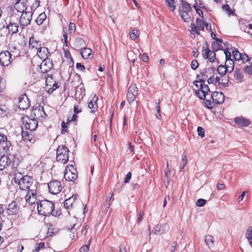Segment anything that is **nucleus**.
<instances>
[{"label":"nucleus","instance_id":"nucleus-17","mask_svg":"<svg viewBox=\"0 0 252 252\" xmlns=\"http://www.w3.org/2000/svg\"><path fill=\"white\" fill-rule=\"evenodd\" d=\"M79 202L77 195H72L64 200V206L66 209L71 210L77 207Z\"/></svg>","mask_w":252,"mask_h":252},{"label":"nucleus","instance_id":"nucleus-35","mask_svg":"<svg viewBox=\"0 0 252 252\" xmlns=\"http://www.w3.org/2000/svg\"><path fill=\"white\" fill-rule=\"evenodd\" d=\"M234 77L237 82H241L243 80V74L242 71L236 69L234 72Z\"/></svg>","mask_w":252,"mask_h":252},{"label":"nucleus","instance_id":"nucleus-56","mask_svg":"<svg viewBox=\"0 0 252 252\" xmlns=\"http://www.w3.org/2000/svg\"><path fill=\"white\" fill-rule=\"evenodd\" d=\"M63 51H64V57L68 59H70L71 61H73V58L71 55V54L69 52V51L68 49H65L64 48H63Z\"/></svg>","mask_w":252,"mask_h":252},{"label":"nucleus","instance_id":"nucleus-18","mask_svg":"<svg viewBox=\"0 0 252 252\" xmlns=\"http://www.w3.org/2000/svg\"><path fill=\"white\" fill-rule=\"evenodd\" d=\"M196 24L195 26L193 23H191V32L193 34H199L198 30L202 31L204 30L205 22L200 18H197L196 19Z\"/></svg>","mask_w":252,"mask_h":252},{"label":"nucleus","instance_id":"nucleus-30","mask_svg":"<svg viewBox=\"0 0 252 252\" xmlns=\"http://www.w3.org/2000/svg\"><path fill=\"white\" fill-rule=\"evenodd\" d=\"M80 54L84 59H91L93 57V51L90 48L84 47L81 49Z\"/></svg>","mask_w":252,"mask_h":252},{"label":"nucleus","instance_id":"nucleus-39","mask_svg":"<svg viewBox=\"0 0 252 252\" xmlns=\"http://www.w3.org/2000/svg\"><path fill=\"white\" fill-rule=\"evenodd\" d=\"M46 19V15L44 12L40 14L36 18L35 22L38 25H41Z\"/></svg>","mask_w":252,"mask_h":252},{"label":"nucleus","instance_id":"nucleus-64","mask_svg":"<svg viewBox=\"0 0 252 252\" xmlns=\"http://www.w3.org/2000/svg\"><path fill=\"white\" fill-rule=\"evenodd\" d=\"M193 7L195 9L196 13L199 15V16L200 17H203V11L199 8H197V6L195 5V4H194Z\"/></svg>","mask_w":252,"mask_h":252},{"label":"nucleus","instance_id":"nucleus-4","mask_svg":"<svg viewBox=\"0 0 252 252\" xmlns=\"http://www.w3.org/2000/svg\"><path fill=\"white\" fill-rule=\"evenodd\" d=\"M196 81H201L204 83L206 80L209 84L214 82V69L212 67L206 68L204 69L199 74L196 76Z\"/></svg>","mask_w":252,"mask_h":252},{"label":"nucleus","instance_id":"nucleus-47","mask_svg":"<svg viewBox=\"0 0 252 252\" xmlns=\"http://www.w3.org/2000/svg\"><path fill=\"white\" fill-rule=\"evenodd\" d=\"M166 5L170 8L171 11H173L175 9L174 0H165Z\"/></svg>","mask_w":252,"mask_h":252},{"label":"nucleus","instance_id":"nucleus-9","mask_svg":"<svg viewBox=\"0 0 252 252\" xmlns=\"http://www.w3.org/2000/svg\"><path fill=\"white\" fill-rule=\"evenodd\" d=\"M0 145L5 153H9L12 150L11 141L8 140L6 135L1 132H0Z\"/></svg>","mask_w":252,"mask_h":252},{"label":"nucleus","instance_id":"nucleus-16","mask_svg":"<svg viewBox=\"0 0 252 252\" xmlns=\"http://www.w3.org/2000/svg\"><path fill=\"white\" fill-rule=\"evenodd\" d=\"M45 78H46L45 90L48 93L51 94L59 87V85L51 76L47 77L46 75H45Z\"/></svg>","mask_w":252,"mask_h":252},{"label":"nucleus","instance_id":"nucleus-55","mask_svg":"<svg viewBox=\"0 0 252 252\" xmlns=\"http://www.w3.org/2000/svg\"><path fill=\"white\" fill-rule=\"evenodd\" d=\"M62 41H63V44H64V45L66 47H68V35H67V33L66 32H65L63 35V38L62 39Z\"/></svg>","mask_w":252,"mask_h":252},{"label":"nucleus","instance_id":"nucleus-15","mask_svg":"<svg viewBox=\"0 0 252 252\" xmlns=\"http://www.w3.org/2000/svg\"><path fill=\"white\" fill-rule=\"evenodd\" d=\"M12 62V55L8 51L0 53V63L3 66H8Z\"/></svg>","mask_w":252,"mask_h":252},{"label":"nucleus","instance_id":"nucleus-26","mask_svg":"<svg viewBox=\"0 0 252 252\" xmlns=\"http://www.w3.org/2000/svg\"><path fill=\"white\" fill-rule=\"evenodd\" d=\"M41 46V45L39 40L35 38L33 36L30 37L29 47L31 50L36 51Z\"/></svg>","mask_w":252,"mask_h":252},{"label":"nucleus","instance_id":"nucleus-59","mask_svg":"<svg viewBox=\"0 0 252 252\" xmlns=\"http://www.w3.org/2000/svg\"><path fill=\"white\" fill-rule=\"evenodd\" d=\"M244 71L248 74H252V66L246 65L244 68Z\"/></svg>","mask_w":252,"mask_h":252},{"label":"nucleus","instance_id":"nucleus-22","mask_svg":"<svg viewBox=\"0 0 252 252\" xmlns=\"http://www.w3.org/2000/svg\"><path fill=\"white\" fill-rule=\"evenodd\" d=\"M53 67L52 61L49 58L43 60L40 65V69L41 72L44 73L49 71Z\"/></svg>","mask_w":252,"mask_h":252},{"label":"nucleus","instance_id":"nucleus-49","mask_svg":"<svg viewBox=\"0 0 252 252\" xmlns=\"http://www.w3.org/2000/svg\"><path fill=\"white\" fill-rule=\"evenodd\" d=\"M82 111V108L80 106V103L75 104L73 107V112L77 114Z\"/></svg>","mask_w":252,"mask_h":252},{"label":"nucleus","instance_id":"nucleus-62","mask_svg":"<svg viewBox=\"0 0 252 252\" xmlns=\"http://www.w3.org/2000/svg\"><path fill=\"white\" fill-rule=\"evenodd\" d=\"M197 133L201 137H204V129L202 127L198 126L197 127Z\"/></svg>","mask_w":252,"mask_h":252},{"label":"nucleus","instance_id":"nucleus-24","mask_svg":"<svg viewBox=\"0 0 252 252\" xmlns=\"http://www.w3.org/2000/svg\"><path fill=\"white\" fill-rule=\"evenodd\" d=\"M28 0H17L14 5L15 9L19 12L26 11L27 9Z\"/></svg>","mask_w":252,"mask_h":252},{"label":"nucleus","instance_id":"nucleus-28","mask_svg":"<svg viewBox=\"0 0 252 252\" xmlns=\"http://www.w3.org/2000/svg\"><path fill=\"white\" fill-rule=\"evenodd\" d=\"M234 123L238 126L242 127H247L251 124V121L249 119L242 116L236 117L234 119Z\"/></svg>","mask_w":252,"mask_h":252},{"label":"nucleus","instance_id":"nucleus-43","mask_svg":"<svg viewBox=\"0 0 252 252\" xmlns=\"http://www.w3.org/2000/svg\"><path fill=\"white\" fill-rule=\"evenodd\" d=\"M217 71L221 76H224L226 72H228L226 66L223 65H220L218 67Z\"/></svg>","mask_w":252,"mask_h":252},{"label":"nucleus","instance_id":"nucleus-53","mask_svg":"<svg viewBox=\"0 0 252 252\" xmlns=\"http://www.w3.org/2000/svg\"><path fill=\"white\" fill-rule=\"evenodd\" d=\"M114 194L113 193H112L111 194V196L110 197H108L106 199V200L105 201V203L104 204L105 207H106V211H107V210L109 208L111 204V198L112 197V196H113Z\"/></svg>","mask_w":252,"mask_h":252},{"label":"nucleus","instance_id":"nucleus-48","mask_svg":"<svg viewBox=\"0 0 252 252\" xmlns=\"http://www.w3.org/2000/svg\"><path fill=\"white\" fill-rule=\"evenodd\" d=\"M68 32L70 35L74 34L76 31V25L72 22H70L68 26Z\"/></svg>","mask_w":252,"mask_h":252},{"label":"nucleus","instance_id":"nucleus-44","mask_svg":"<svg viewBox=\"0 0 252 252\" xmlns=\"http://www.w3.org/2000/svg\"><path fill=\"white\" fill-rule=\"evenodd\" d=\"M232 54L233 58L235 61H240L241 59V53L237 49H234L232 52Z\"/></svg>","mask_w":252,"mask_h":252},{"label":"nucleus","instance_id":"nucleus-6","mask_svg":"<svg viewBox=\"0 0 252 252\" xmlns=\"http://www.w3.org/2000/svg\"><path fill=\"white\" fill-rule=\"evenodd\" d=\"M22 129L29 130L32 132L38 127V121L35 119H31L28 116H25L22 118Z\"/></svg>","mask_w":252,"mask_h":252},{"label":"nucleus","instance_id":"nucleus-45","mask_svg":"<svg viewBox=\"0 0 252 252\" xmlns=\"http://www.w3.org/2000/svg\"><path fill=\"white\" fill-rule=\"evenodd\" d=\"M139 35V31L137 30L133 29L129 33L130 38L132 40H135Z\"/></svg>","mask_w":252,"mask_h":252},{"label":"nucleus","instance_id":"nucleus-7","mask_svg":"<svg viewBox=\"0 0 252 252\" xmlns=\"http://www.w3.org/2000/svg\"><path fill=\"white\" fill-rule=\"evenodd\" d=\"M78 177V172L76 168L73 165L66 166L64 173V178L66 181H74Z\"/></svg>","mask_w":252,"mask_h":252},{"label":"nucleus","instance_id":"nucleus-46","mask_svg":"<svg viewBox=\"0 0 252 252\" xmlns=\"http://www.w3.org/2000/svg\"><path fill=\"white\" fill-rule=\"evenodd\" d=\"M6 81L1 77H0V92H3L6 88Z\"/></svg>","mask_w":252,"mask_h":252},{"label":"nucleus","instance_id":"nucleus-52","mask_svg":"<svg viewBox=\"0 0 252 252\" xmlns=\"http://www.w3.org/2000/svg\"><path fill=\"white\" fill-rule=\"evenodd\" d=\"M39 0H35L31 6V10L34 11L40 6Z\"/></svg>","mask_w":252,"mask_h":252},{"label":"nucleus","instance_id":"nucleus-38","mask_svg":"<svg viewBox=\"0 0 252 252\" xmlns=\"http://www.w3.org/2000/svg\"><path fill=\"white\" fill-rule=\"evenodd\" d=\"M77 224H74L73 225V226L71 228H69L68 229L69 230V238L73 240L74 239H75L76 237H77V232H76V230H77V228L76 227Z\"/></svg>","mask_w":252,"mask_h":252},{"label":"nucleus","instance_id":"nucleus-61","mask_svg":"<svg viewBox=\"0 0 252 252\" xmlns=\"http://www.w3.org/2000/svg\"><path fill=\"white\" fill-rule=\"evenodd\" d=\"M38 246L35 248V251L36 252H39L40 250L45 248V243L43 242H40L38 243Z\"/></svg>","mask_w":252,"mask_h":252},{"label":"nucleus","instance_id":"nucleus-50","mask_svg":"<svg viewBox=\"0 0 252 252\" xmlns=\"http://www.w3.org/2000/svg\"><path fill=\"white\" fill-rule=\"evenodd\" d=\"M187 157L186 156L184 155L182 157V159L180 165V168L181 170H182L184 168L187 163Z\"/></svg>","mask_w":252,"mask_h":252},{"label":"nucleus","instance_id":"nucleus-40","mask_svg":"<svg viewBox=\"0 0 252 252\" xmlns=\"http://www.w3.org/2000/svg\"><path fill=\"white\" fill-rule=\"evenodd\" d=\"M214 237L210 235H207L205 236V241L209 247H212L213 246L214 242Z\"/></svg>","mask_w":252,"mask_h":252},{"label":"nucleus","instance_id":"nucleus-57","mask_svg":"<svg viewBox=\"0 0 252 252\" xmlns=\"http://www.w3.org/2000/svg\"><path fill=\"white\" fill-rule=\"evenodd\" d=\"M198 65H199L198 62L196 60H193L191 62V64H190L191 68L193 70H195L198 67Z\"/></svg>","mask_w":252,"mask_h":252},{"label":"nucleus","instance_id":"nucleus-27","mask_svg":"<svg viewBox=\"0 0 252 252\" xmlns=\"http://www.w3.org/2000/svg\"><path fill=\"white\" fill-rule=\"evenodd\" d=\"M36 55L41 59L45 60L49 59L50 54L49 49L44 46H41L36 51Z\"/></svg>","mask_w":252,"mask_h":252},{"label":"nucleus","instance_id":"nucleus-25","mask_svg":"<svg viewBox=\"0 0 252 252\" xmlns=\"http://www.w3.org/2000/svg\"><path fill=\"white\" fill-rule=\"evenodd\" d=\"M211 98L215 104H221L224 100V94L221 92H213L211 94Z\"/></svg>","mask_w":252,"mask_h":252},{"label":"nucleus","instance_id":"nucleus-37","mask_svg":"<svg viewBox=\"0 0 252 252\" xmlns=\"http://www.w3.org/2000/svg\"><path fill=\"white\" fill-rule=\"evenodd\" d=\"M224 66H226L228 73L231 72L234 69V62L233 60L226 59Z\"/></svg>","mask_w":252,"mask_h":252},{"label":"nucleus","instance_id":"nucleus-20","mask_svg":"<svg viewBox=\"0 0 252 252\" xmlns=\"http://www.w3.org/2000/svg\"><path fill=\"white\" fill-rule=\"evenodd\" d=\"M19 206L16 201H12L8 205L6 210V213L8 216H16L19 211Z\"/></svg>","mask_w":252,"mask_h":252},{"label":"nucleus","instance_id":"nucleus-23","mask_svg":"<svg viewBox=\"0 0 252 252\" xmlns=\"http://www.w3.org/2000/svg\"><path fill=\"white\" fill-rule=\"evenodd\" d=\"M22 129L21 132L22 139L26 142L34 143L35 138L34 137V134H32V132L28 131V130Z\"/></svg>","mask_w":252,"mask_h":252},{"label":"nucleus","instance_id":"nucleus-29","mask_svg":"<svg viewBox=\"0 0 252 252\" xmlns=\"http://www.w3.org/2000/svg\"><path fill=\"white\" fill-rule=\"evenodd\" d=\"M98 99L96 95H94L92 99L89 102L88 107L90 109L91 113L95 112L97 110L98 105L97 101Z\"/></svg>","mask_w":252,"mask_h":252},{"label":"nucleus","instance_id":"nucleus-5","mask_svg":"<svg viewBox=\"0 0 252 252\" xmlns=\"http://www.w3.org/2000/svg\"><path fill=\"white\" fill-rule=\"evenodd\" d=\"M69 151L65 145H59L56 151V160L63 164L66 163L69 159Z\"/></svg>","mask_w":252,"mask_h":252},{"label":"nucleus","instance_id":"nucleus-42","mask_svg":"<svg viewBox=\"0 0 252 252\" xmlns=\"http://www.w3.org/2000/svg\"><path fill=\"white\" fill-rule=\"evenodd\" d=\"M182 19L186 22H189L190 21V17L189 14L185 11H182L180 12Z\"/></svg>","mask_w":252,"mask_h":252},{"label":"nucleus","instance_id":"nucleus-10","mask_svg":"<svg viewBox=\"0 0 252 252\" xmlns=\"http://www.w3.org/2000/svg\"><path fill=\"white\" fill-rule=\"evenodd\" d=\"M202 54L203 58L208 59L210 62H213L216 58V54L215 52L210 50L209 45L207 42L204 43L202 49Z\"/></svg>","mask_w":252,"mask_h":252},{"label":"nucleus","instance_id":"nucleus-54","mask_svg":"<svg viewBox=\"0 0 252 252\" xmlns=\"http://www.w3.org/2000/svg\"><path fill=\"white\" fill-rule=\"evenodd\" d=\"M205 106L209 109H212L215 106V103L214 101H211L210 100L206 99L205 101Z\"/></svg>","mask_w":252,"mask_h":252},{"label":"nucleus","instance_id":"nucleus-19","mask_svg":"<svg viewBox=\"0 0 252 252\" xmlns=\"http://www.w3.org/2000/svg\"><path fill=\"white\" fill-rule=\"evenodd\" d=\"M137 94L138 89L136 84H131L128 88V92L126 94V98L129 103L135 100V96Z\"/></svg>","mask_w":252,"mask_h":252},{"label":"nucleus","instance_id":"nucleus-51","mask_svg":"<svg viewBox=\"0 0 252 252\" xmlns=\"http://www.w3.org/2000/svg\"><path fill=\"white\" fill-rule=\"evenodd\" d=\"M75 43L77 46H80L84 45L85 42L83 38L77 37L75 39Z\"/></svg>","mask_w":252,"mask_h":252},{"label":"nucleus","instance_id":"nucleus-63","mask_svg":"<svg viewBox=\"0 0 252 252\" xmlns=\"http://www.w3.org/2000/svg\"><path fill=\"white\" fill-rule=\"evenodd\" d=\"M131 173L130 172H129L127 173L126 175L125 178L124 179V183H129L131 178Z\"/></svg>","mask_w":252,"mask_h":252},{"label":"nucleus","instance_id":"nucleus-34","mask_svg":"<svg viewBox=\"0 0 252 252\" xmlns=\"http://www.w3.org/2000/svg\"><path fill=\"white\" fill-rule=\"evenodd\" d=\"M222 42V40L220 39H217L216 41H213L212 43V49L215 52L219 50H221L223 48L222 45L220 43Z\"/></svg>","mask_w":252,"mask_h":252},{"label":"nucleus","instance_id":"nucleus-3","mask_svg":"<svg viewBox=\"0 0 252 252\" xmlns=\"http://www.w3.org/2000/svg\"><path fill=\"white\" fill-rule=\"evenodd\" d=\"M193 83L194 85L193 91L196 95L201 99L204 100L206 96L210 92V89L208 85L201 81H194Z\"/></svg>","mask_w":252,"mask_h":252},{"label":"nucleus","instance_id":"nucleus-58","mask_svg":"<svg viewBox=\"0 0 252 252\" xmlns=\"http://www.w3.org/2000/svg\"><path fill=\"white\" fill-rule=\"evenodd\" d=\"M206 202V200L204 199H199L196 202V205L199 207H202L204 206Z\"/></svg>","mask_w":252,"mask_h":252},{"label":"nucleus","instance_id":"nucleus-1","mask_svg":"<svg viewBox=\"0 0 252 252\" xmlns=\"http://www.w3.org/2000/svg\"><path fill=\"white\" fill-rule=\"evenodd\" d=\"M13 174L14 183L18 186L20 189L28 191L32 187H37L35 185L33 186V179L32 176L28 175L22 176L17 169L13 170Z\"/></svg>","mask_w":252,"mask_h":252},{"label":"nucleus","instance_id":"nucleus-41","mask_svg":"<svg viewBox=\"0 0 252 252\" xmlns=\"http://www.w3.org/2000/svg\"><path fill=\"white\" fill-rule=\"evenodd\" d=\"M246 237L248 240L250 245L252 247V227L250 226L246 232Z\"/></svg>","mask_w":252,"mask_h":252},{"label":"nucleus","instance_id":"nucleus-31","mask_svg":"<svg viewBox=\"0 0 252 252\" xmlns=\"http://www.w3.org/2000/svg\"><path fill=\"white\" fill-rule=\"evenodd\" d=\"M9 31V33L12 34L16 33L18 32L19 26L17 23L10 21L6 27Z\"/></svg>","mask_w":252,"mask_h":252},{"label":"nucleus","instance_id":"nucleus-13","mask_svg":"<svg viewBox=\"0 0 252 252\" xmlns=\"http://www.w3.org/2000/svg\"><path fill=\"white\" fill-rule=\"evenodd\" d=\"M31 115L33 116L34 117V119H35L36 120L37 119L42 120L47 116L43 106L40 105L33 106L31 112Z\"/></svg>","mask_w":252,"mask_h":252},{"label":"nucleus","instance_id":"nucleus-21","mask_svg":"<svg viewBox=\"0 0 252 252\" xmlns=\"http://www.w3.org/2000/svg\"><path fill=\"white\" fill-rule=\"evenodd\" d=\"M18 107L20 109L25 110L30 106L29 99L26 94H22L18 98Z\"/></svg>","mask_w":252,"mask_h":252},{"label":"nucleus","instance_id":"nucleus-60","mask_svg":"<svg viewBox=\"0 0 252 252\" xmlns=\"http://www.w3.org/2000/svg\"><path fill=\"white\" fill-rule=\"evenodd\" d=\"M241 56H242V57H241V59H240V60L242 62V63H245L248 62V60L250 58L248 57V56L246 54H245V53L242 54L241 53Z\"/></svg>","mask_w":252,"mask_h":252},{"label":"nucleus","instance_id":"nucleus-11","mask_svg":"<svg viewBox=\"0 0 252 252\" xmlns=\"http://www.w3.org/2000/svg\"><path fill=\"white\" fill-rule=\"evenodd\" d=\"M49 191L53 194L59 193L62 189V185L60 181L53 180L48 184Z\"/></svg>","mask_w":252,"mask_h":252},{"label":"nucleus","instance_id":"nucleus-8","mask_svg":"<svg viewBox=\"0 0 252 252\" xmlns=\"http://www.w3.org/2000/svg\"><path fill=\"white\" fill-rule=\"evenodd\" d=\"M32 15V11H25L22 13L19 19V23L22 29L31 24Z\"/></svg>","mask_w":252,"mask_h":252},{"label":"nucleus","instance_id":"nucleus-12","mask_svg":"<svg viewBox=\"0 0 252 252\" xmlns=\"http://www.w3.org/2000/svg\"><path fill=\"white\" fill-rule=\"evenodd\" d=\"M0 170L2 171L10 166L14 169V170H15L16 166L14 162H11V159L7 155L1 156L0 154Z\"/></svg>","mask_w":252,"mask_h":252},{"label":"nucleus","instance_id":"nucleus-32","mask_svg":"<svg viewBox=\"0 0 252 252\" xmlns=\"http://www.w3.org/2000/svg\"><path fill=\"white\" fill-rule=\"evenodd\" d=\"M169 229V225L166 223L161 225L157 224L155 227V233L156 234H162Z\"/></svg>","mask_w":252,"mask_h":252},{"label":"nucleus","instance_id":"nucleus-33","mask_svg":"<svg viewBox=\"0 0 252 252\" xmlns=\"http://www.w3.org/2000/svg\"><path fill=\"white\" fill-rule=\"evenodd\" d=\"M222 10L229 16H236L235 9L230 8V6L227 4H225L221 6Z\"/></svg>","mask_w":252,"mask_h":252},{"label":"nucleus","instance_id":"nucleus-14","mask_svg":"<svg viewBox=\"0 0 252 252\" xmlns=\"http://www.w3.org/2000/svg\"><path fill=\"white\" fill-rule=\"evenodd\" d=\"M37 187L32 188L27 191L25 196V200L27 203L30 205H32L37 201Z\"/></svg>","mask_w":252,"mask_h":252},{"label":"nucleus","instance_id":"nucleus-2","mask_svg":"<svg viewBox=\"0 0 252 252\" xmlns=\"http://www.w3.org/2000/svg\"><path fill=\"white\" fill-rule=\"evenodd\" d=\"M37 211L40 215L45 216L52 214L55 217H59L62 214L61 210H55L54 204L48 200H43L37 203Z\"/></svg>","mask_w":252,"mask_h":252},{"label":"nucleus","instance_id":"nucleus-36","mask_svg":"<svg viewBox=\"0 0 252 252\" xmlns=\"http://www.w3.org/2000/svg\"><path fill=\"white\" fill-rule=\"evenodd\" d=\"M228 80L226 78H223L221 77H216L214 78V82L215 83L221 84L223 87H226L228 85Z\"/></svg>","mask_w":252,"mask_h":252}]
</instances>
